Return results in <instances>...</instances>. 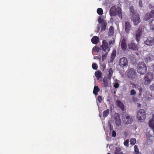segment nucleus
I'll return each mask as SVG.
<instances>
[{
    "instance_id": "obj_46",
    "label": "nucleus",
    "mask_w": 154,
    "mask_h": 154,
    "mask_svg": "<svg viewBox=\"0 0 154 154\" xmlns=\"http://www.w3.org/2000/svg\"><path fill=\"white\" fill-rule=\"evenodd\" d=\"M116 135V132L114 131H112V136L113 137H115Z\"/></svg>"
},
{
    "instance_id": "obj_58",
    "label": "nucleus",
    "mask_w": 154,
    "mask_h": 154,
    "mask_svg": "<svg viewBox=\"0 0 154 154\" xmlns=\"http://www.w3.org/2000/svg\"><path fill=\"white\" fill-rule=\"evenodd\" d=\"M136 54H137V55H138V53H137Z\"/></svg>"
},
{
    "instance_id": "obj_59",
    "label": "nucleus",
    "mask_w": 154,
    "mask_h": 154,
    "mask_svg": "<svg viewBox=\"0 0 154 154\" xmlns=\"http://www.w3.org/2000/svg\"><path fill=\"white\" fill-rule=\"evenodd\" d=\"M140 105L139 104L138 106H140Z\"/></svg>"
},
{
    "instance_id": "obj_16",
    "label": "nucleus",
    "mask_w": 154,
    "mask_h": 154,
    "mask_svg": "<svg viewBox=\"0 0 154 154\" xmlns=\"http://www.w3.org/2000/svg\"><path fill=\"white\" fill-rule=\"evenodd\" d=\"M119 64L122 67H124L125 66V58L123 57L121 58L119 62Z\"/></svg>"
},
{
    "instance_id": "obj_45",
    "label": "nucleus",
    "mask_w": 154,
    "mask_h": 154,
    "mask_svg": "<svg viewBox=\"0 0 154 154\" xmlns=\"http://www.w3.org/2000/svg\"><path fill=\"white\" fill-rule=\"evenodd\" d=\"M150 88L151 90H154V84H152L150 86Z\"/></svg>"
},
{
    "instance_id": "obj_40",
    "label": "nucleus",
    "mask_w": 154,
    "mask_h": 154,
    "mask_svg": "<svg viewBox=\"0 0 154 154\" xmlns=\"http://www.w3.org/2000/svg\"><path fill=\"white\" fill-rule=\"evenodd\" d=\"M131 61L133 63H135L136 62V59L134 56L132 55L130 56Z\"/></svg>"
},
{
    "instance_id": "obj_51",
    "label": "nucleus",
    "mask_w": 154,
    "mask_h": 154,
    "mask_svg": "<svg viewBox=\"0 0 154 154\" xmlns=\"http://www.w3.org/2000/svg\"><path fill=\"white\" fill-rule=\"evenodd\" d=\"M119 17H120V16H121V18H122V13H119Z\"/></svg>"
},
{
    "instance_id": "obj_29",
    "label": "nucleus",
    "mask_w": 154,
    "mask_h": 154,
    "mask_svg": "<svg viewBox=\"0 0 154 154\" xmlns=\"http://www.w3.org/2000/svg\"><path fill=\"white\" fill-rule=\"evenodd\" d=\"M114 154H123L122 152H121V149L117 147L116 148Z\"/></svg>"
},
{
    "instance_id": "obj_26",
    "label": "nucleus",
    "mask_w": 154,
    "mask_h": 154,
    "mask_svg": "<svg viewBox=\"0 0 154 154\" xmlns=\"http://www.w3.org/2000/svg\"><path fill=\"white\" fill-rule=\"evenodd\" d=\"M129 48L134 50L137 49V46L134 43H131L128 45Z\"/></svg>"
},
{
    "instance_id": "obj_38",
    "label": "nucleus",
    "mask_w": 154,
    "mask_h": 154,
    "mask_svg": "<svg viewBox=\"0 0 154 154\" xmlns=\"http://www.w3.org/2000/svg\"><path fill=\"white\" fill-rule=\"evenodd\" d=\"M93 49L94 51L97 52H98L100 51V48L99 47H97L96 46L94 47L93 48Z\"/></svg>"
},
{
    "instance_id": "obj_6",
    "label": "nucleus",
    "mask_w": 154,
    "mask_h": 154,
    "mask_svg": "<svg viewBox=\"0 0 154 154\" xmlns=\"http://www.w3.org/2000/svg\"><path fill=\"white\" fill-rule=\"evenodd\" d=\"M115 121L117 126H119L121 125V121L119 115L117 113L115 114Z\"/></svg>"
},
{
    "instance_id": "obj_48",
    "label": "nucleus",
    "mask_w": 154,
    "mask_h": 154,
    "mask_svg": "<svg viewBox=\"0 0 154 154\" xmlns=\"http://www.w3.org/2000/svg\"><path fill=\"white\" fill-rule=\"evenodd\" d=\"M97 30L99 31L100 29V26L99 25H97Z\"/></svg>"
},
{
    "instance_id": "obj_57",
    "label": "nucleus",
    "mask_w": 154,
    "mask_h": 154,
    "mask_svg": "<svg viewBox=\"0 0 154 154\" xmlns=\"http://www.w3.org/2000/svg\"><path fill=\"white\" fill-rule=\"evenodd\" d=\"M150 97H152V95H150Z\"/></svg>"
},
{
    "instance_id": "obj_44",
    "label": "nucleus",
    "mask_w": 154,
    "mask_h": 154,
    "mask_svg": "<svg viewBox=\"0 0 154 154\" xmlns=\"http://www.w3.org/2000/svg\"><path fill=\"white\" fill-rule=\"evenodd\" d=\"M119 85L118 82H115L114 85V87L115 88H117L119 87Z\"/></svg>"
},
{
    "instance_id": "obj_37",
    "label": "nucleus",
    "mask_w": 154,
    "mask_h": 154,
    "mask_svg": "<svg viewBox=\"0 0 154 154\" xmlns=\"http://www.w3.org/2000/svg\"><path fill=\"white\" fill-rule=\"evenodd\" d=\"M99 39H91L92 42L94 44H96L98 43L99 42Z\"/></svg>"
},
{
    "instance_id": "obj_24",
    "label": "nucleus",
    "mask_w": 154,
    "mask_h": 154,
    "mask_svg": "<svg viewBox=\"0 0 154 154\" xmlns=\"http://www.w3.org/2000/svg\"><path fill=\"white\" fill-rule=\"evenodd\" d=\"M107 26L106 22H105L101 24V32L104 31L106 29Z\"/></svg>"
},
{
    "instance_id": "obj_28",
    "label": "nucleus",
    "mask_w": 154,
    "mask_h": 154,
    "mask_svg": "<svg viewBox=\"0 0 154 154\" xmlns=\"http://www.w3.org/2000/svg\"><path fill=\"white\" fill-rule=\"evenodd\" d=\"M121 47L122 49L124 50H125V39H122V42L121 44Z\"/></svg>"
},
{
    "instance_id": "obj_12",
    "label": "nucleus",
    "mask_w": 154,
    "mask_h": 154,
    "mask_svg": "<svg viewBox=\"0 0 154 154\" xmlns=\"http://www.w3.org/2000/svg\"><path fill=\"white\" fill-rule=\"evenodd\" d=\"M116 102L117 106L119 107L122 111H124L125 109V107L123 103L119 100H117Z\"/></svg>"
},
{
    "instance_id": "obj_42",
    "label": "nucleus",
    "mask_w": 154,
    "mask_h": 154,
    "mask_svg": "<svg viewBox=\"0 0 154 154\" xmlns=\"http://www.w3.org/2000/svg\"><path fill=\"white\" fill-rule=\"evenodd\" d=\"M97 100L99 102L101 103L102 100V98L101 96H99L97 97Z\"/></svg>"
},
{
    "instance_id": "obj_11",
    "label": "nucleus",
    "mask_w": 154,
    "mask_h": 154,
    "mask_svg": "<svg viewBox=\"0 0 154 154\" xmlns=\"http://www.w3.org/2000/svg\"><path fill=\"white\" fill-rule=\"evenodd\" d=\"M151 18H154V10L151 11L149 14L145 16V20H147Z\"/></svg>"
},
{
    "instance_id": "obj_25",
    "label": "nucleus",
    "mask_w": 154,
    "mask_h": 154,
    "mask_svg": "<svg viewBox=\"0 0 154 154\" xmlns=\"http://www.w3.org/2000/svg\"><path fill=\"white\" fill-rule=\"evenodd\" d=\"M103 82L104 87L107 88L109 86L107 78L104 77L103 79Z\"/></svg>"
},
{
    "instance_id": "obj_27",
    "label": "nucleus",
    "mask_w": 154,
    "mask_h": 154,
    "mask_svg": "<svg viewBox=\"0 0 154 154\" xmlns=\"http://www.w3.org/2000/svg\"><path fill=\"white\" fill-rule=\"evenodd\" d=\"M146 137L148 142H151L154 139V137L149 134H147Z\"/></svg>"
},
{
    "instance_id": "obj_14",
    "label": "nucleus",
    "mask_w": 154,
    "mask_h": 154,
    "mask_svg": "<svg viewBox=\"0 0 154 154\" xmlns=\"http://www.w3.org/2000/svg\"><path fill=\"white\" fill-rule=\"evenodd\" d=\"M134 88L137 89L139 91V96L141 95V93L143 90V88L140 85L138 84H136L134 85Z\"/></svg>"
},
{
    "instance_id": "obj_33",
    "label": "nucleus",
    "mask_w": 154,
    "mask_h": 154,
    "mask_svg": "<svg viewBox=\"0 0 154 154\" xmlns=\"http://www.w3.org/2000/svg\"><path fill=\"white\" fill-rule=\"evenodd\" d=\"M98 22L99 23L102 24L105 22H106V21L104 20L101 17H99L98 18Z\"/></svg>"
},
{
    "instance_id": "obj_23",
    "label": "nucleus",
    "mask_w": 154,
    "mask_h": 154,
    "mask_svg": "<svg viewBox=\"0 0 154 154\" xmlns=\"http://www.w3.org/2000/svg\"><path fill=\"white\" fill-rule=\"evenodd\" d=\"M100 89L98 86H95L94 88L93 93L95 95H97L98 92L99 91Z\"/></svg>"
},
{
    "instance_id": "obj_22",
    "label": "nucleus",
    "mask_w": 154,
    "mask_h": 154,
    "mask_svg": "<svg viewBox=\"0 0 154 154\" xmlns=\"http://www.w3.org/2000/svg\"><path fill=\"white\" fill-rule=\"evenodd\" d=\"M116 56V51L114 50L112 51L110 56V58L111 59L112 61L115 58Z\"/></svg>"
},
{
    "instance_id": "obj_55",
    "label": "nucleus",
    "mask_w": 154,
    "mask_h": 154,
    "mask_svg": "<svg viewBox=\"0 0 154 154\" xmlns=\"http://www.w3.org/2000/svg\"><path fill=\"white\" fill-rule=\"evenodd\" d=\"M137 39V42H138L139 40V39Z\"/></svg>"
},
{
    "instance_id": "obj_1",
    "label": "nucleus",
    "mask_w": 154,
    "mask_h": 154,
    "mask_svg": "<svg viewBox=\"0 0 154 154\" xmlns=\"http://www.w3.org/2000/svg\"><path fill=\"white\" fill-rule=\"evenodd\" d=\"M100 49L101 50H103L104 52H106L104 54L102 55V60L103 61L107 56L108 52L110 50L109 48L108 47V43L106 40L103 41L102 45L100 47Z\"/></svg>"
},
{
    "instance_id": "obj_54",
    "label": "nucleus",
    "mask_w": 154,
    "mask_h": 154,
    "mask_svg": "<svg viewBox=\"0 0 154 154\" xmlns=\"http://www.w3.org/2000/svg\"><path fill=\"white\" fill-rule=\"evenodd\" d=\"M123 143H124V145H125V141Z\"/></svg>"
},
{
    "instance_id": "obj_36",
    "label": "nucleus",
    "mask_w": 154,
    "mask_h": 154,
    "mask_svg": "<svg viewBox=\"0 0 154 154\" xmlns=\"http://www.w3.org/2000/svg\"><path fill=\"white\" fill-rule=\"evenodd\" d=\"M149 24L152 30H154V20H152Z\"/></svg>"
},
{
    "instance_id": "obj_18",
    "label": "nucleus",
    "mask_w": 154,
    "mask_h": 154,
    "mask_svg": "<svg viewBox=\"0 0 154 154\" xmlns=\"http://www.w3.org/2000/svg\"><path fill=\"white\" fill-rule=\"evenodd\" d=\"M95 75L97 79L102 78V73L99 70H98L95 72Z\"/></svg>"
},
{
    "instance_id": "obj_2",
    "label": "nucleus",
    "mask_w": 154,
    "mask_h": 154,
    "mask_svg": "<svg viewBox=\"0 0 154 154\" xmlns=\"http://www.w3.org/2000/svg\"><path fill=\"white\" fill-rule=\"evenodd\" d=\"M153 78V74L149 72L145 75L144 79H141V82L143 84L149 85L152 80Z\"/></svg>"
},
{
    "instance_id": "obj_53",
    "label": "nucleus",
    "mask_w": 154,
    "mask_h": 154,
    "mask_svg": "<svg viewBox=\"0 0 154 154\" xmlns=\"http://www.w3.org/2000/svg\"><path fill=\"white\" fill-rule=\"evenodd\" d=\"M106 66H103V70H104L105 69Z\"/></svg>"
},
{
    "instance_id": "obj_41",
    "label": "nucleus",
    "mask_w": 154,
    "mask_h": 154,
    "mask_svg": "<svg viewBox=\"0 0 154 154\" xmlns=\"http://www.w3.org/2000/svg\"><path fill=\"white\" fill-rule=\"evenodd\" d=\"M115 39H113V40H111L109 41V46L111 45H113L115 44Z\"/></svg>"
},
{
    "instance_id": "obj_15",
    "label": "nucleus",
    "mask_w": 154,
    "mask_h": 154,
    "mask_svg": "<svg viewBox=\"0 0 154 154\" xmlns=\"http://www.w3.org/2000/svg\"><path fill=\"white\" fill-rule=\"evenodd\" d=\"M144 43L146 45H152L154 43V40L153 39H147L145 41Z\"/></svg>"
},
{
    "instance_id": "obj_43",
    "label": "nucleus",
    "mask_w": 154,
    "mask_h": 154,
    "mask_svg": "<svg viewBox=\"0 0 154 154\" xmlns=\"http://www.w3.org/2000/svg\"><path fill=\"white\" fill-rule=\"evenodd\" d=\"M131 94L132 95H135L136 94L135 91L134 89L131 90Z\"/></svg>"
},
{
    "instance_id": "obj_39",
    "label": "nucleus",
    "mask_w": 154,
    "mask_h": 154,
    "mask_svg": "<svg viewBox=\"0 0 154 154\" xmlns=\"http://www.w3.org/2000/svg\"><path fill=\"white\" fill-rule=\"evenodd\" d=\"M92 67L94 69L96 70L97 68V66L96 63H93L92 65Z\"/></svg>"
},
{
    "instance_id": "obj_30",
    "label": "nucleus",
    "mask_w": 154,
    "mask_h": 154,
    "mask_svg": "<svg viewBox=\"0 0 154 154\" xmlns=\"http://www.w3.org/2000/svg\"><path fill=\"white\" fill-rule=\"evenodd\" d=\"M109 109H108L104 111L103 112V116L104 117H106L109 113Z\"/></svg>"
},
{
    "instance_id": "obj_9",
    "label": "nucleus",
    "mask_w": 154,
    "mask_h": 154,
    "mask_svg": "<svg viewBox=\"0 0 154 154\" xmlns=\"http://www.w3.org/2000/svg\"><path fill=\"white\" fill-rule=\"evenodd\" d=\"M136 38H142V28H139L137 30L135 33Z\"/></svg>"
},
{
    "instance_id": "obj_34",
    "label": "nucleus",
    "mask_w": 154,
    "mask_h": 154,
    "mask_svg": "<svg viewBox=\"0 0 154 154\" xmlns=\"http://www.w3.org/2000/svg\"><path fill=\"white\" fill-rule=\"evenodd\" d=\"M103 10L101 8H99L97 10V12L100 15H101L103 14Z\"/></svg>"
},
{
    "instance_id": "obj_20",
    "label": "nucleus",
    "mask_w": 154,
    "mask_h": 154,
    "mask_svg": "<svg viewBox=\"0 0 154 154\" xmlns=\"http://www.w3.org/2000/svg\"><path fill=\"white\" fill-rule=\"evenodd\" d=\"M130 14H131L133 16H136L137 14H138L135 11L134 9V7L133 6H131L130 8Z\"/></svg>"
},
{
    "instance_id": "obj_17",
    "label": "nucleus",
    "mask_w": 154,
    "mask_h": 154,
    "mask_svg": "<svg viewBox=\"0 0 154 154\" xmlns=\"http://www.w3.org/2000/svg\"><path fill=\"white\" fill-rule=\"evenodd\" d=\"M115 10V8L113 7H112L110 9L109 14L111 16H114L116 15V13Z\"/></svg>"
},
{
    "instance_id": "obj_31",
    "label": "nucleus",
    "mask_w": 154,
    "mask_h": 154,
    "mask_svg": "<svg viewBox=\"0 0 154 154\" xmlns=\"http://www.w3.org/2000/svg\"><path fill=\"white\" fill-rule=\"evenodd\" d=\"M109 74L108 75V77L109 79H110L112 76L113 73V71L112 68H110L109 69Z\"/></svg>"
},
{
    "instance_id": "obj_4",
    "label": "nucleus",
    "mask_w": 154,
    "mask_h": 154,
    "mask_svg": "<svg viewBox=\"0 0 154 154\" xmlns=\"http://www.w3.org/2000/svg\"><path fill=\"white\" fill-rule=\"evenodd\" d=\"M147 67L144 62L139 63L137 66V72L141 75H144L146 72Z\"/></svg>"
},
{
    "instance_id": "obj_7",
    "label": "nucleus",
    "mask_w": 154,
    "mask_h": 154,
    "mask_svg": "<svg viewBox=\"0 0 154 154\" xmlns=\"http://www.w3.org/2000/svg\"><path fill=\"white\" fill-rule=\"evenodd\" d=\"M133 21L134 25H136L139 23L140 22V19L139 15L138 14H137L136 16H133Z\"/></svg>"
},
{
    "instance_id": "obj_13",
    "label": "nucleus",
    "mask_w": 154,
    "mask_h": 154,
    "mask_svg": "<svg viewBox=\"0 0 154 154\" xmlns=\"http://www.w3.org/2000/svg\"><path fill=\"white\" fill-rule=\"evenodd\" d=\"M149 125L150 128L153 130L154 132V114L152 115V119L150 120Z\"/></svg>"
},
{
    "instance_id": "obj_3",
    "label": "nucleus",
    "mask_w": 154,
    "mask_h": 154,
    "mask_svg": "<svg viewBox=\"0 0 154 154\" xmlns=\"http://www.w3.org/2000/svg\"><path fill=\"white\" fill-rule=\"evenodd\" d=\"M146 117L145 110L143 109H140L137 113V118L139 122H143Z\"/></svg>"
},
{
    "instance_id": "obj_5",
    "label": "nucleus",
    "mask_w": 154,
    "mask_h": 154,
    "mask_svg": "<svg viewBox=\"0 0 154 154\" xmlns=\"http://www.w3.org/2000/svg\"><path fill=\"white\" fill-rule=\"evenodd\" d=\"M127 76L130 79H132L135 77L136 72L133 69H131L127 71Z\"/></svg>"
},
{
    "instance_id": "obj_50",
    "label": "nucleus",
    "mask_w": 154,
    "mask_h": 154,
    "mask_svg": "<svg viewBox=\"0 0 154 154\" xmlns=\"http://www.w3.org/2000/svg\"><path fill=\"white\" fill-rule=\"evenodd\" d=\"M129 143V140H126V146H128V144Z\"/></svg>"
},
{
    "instance_id": "obj_56",
    "label": "nucleus",
    "mask_w": 154,
    "mask_h": 154,
    "mask_svg": "<svg viewBox=\"0 0 154 154\" xmlns=\"http://www.w3.org/2000/svg\"><path fill=\"white\" fill-rule=\"evenodd\" d=\"M107 154H111V153H107Z\"/></svg>"
},
{
    "instance_id": "obj_19",
    "label": "nucleus",
    "mask_w": 154,
    "mask_h": 154,
    "mask_svg": "<svg viewBox=\"0 0 154 154\" xmlns=\"http://www.w3.org/2000/svg\"><path fill=\"white\" fill-rule=\"evenodd\" d=\"M114 29L112 26H111L109 29L108 34L109 36H112L114 34Z\"/></svg>"
},
{
    "instance_id": "obj_32",
    "label": "nucleus",
    "mask_w": 154,
    "mask_h": 154,
    "mask_svg": "<svg viewBox=\"0 0 154 154\" xmlns=\"http://www.w3.org/2000/svg\"><path fill=\"white\" fill-rule=\"evenodd\" d=\"M134 151L135 154H141L139 152V149L136 145L134 146Z\"/></svg>"
},
{
    "instance_id": "obj_10",
    "label": "nucleus",
    "mask_w": 154,
    "mask_h": 154,
    "mask_svg": "<svg viewBox=\"0 0 154 154\" xmlns=\"http://www.w3.org/2000/svg\"><path fill=\"white\" fill-rule=\"evenodd\" d=\"M133 120V119L131 116H126V125L131 124Z\"/></svg>"
},
{
    "instance_id": "obj_21",
    "label": "nucleus",
    "mask_w": 154,
    "mask_h": 154,
    "mask_svg": "<svg viewBox=\"0 0 154 154\" xmlns=\"http://www.w3.org/2000/svg\"><path fill=\"white\" fill-rule=\"evenodd\" d=\"M131 29V26L129 22H126V32L128 33Z\"/></svg>"
},
{
    "instance_id": "obj_52",
    "label": "nucleus",
    "mask_w": 154,
    "mask_h": 154,
    "mask_svg": "<svg viewBox=\"0 0 154 154\" xmlns=\"http://www.w3.org/2000/svg\"><path fill=\"white\" fill-rule=\"evenodd\" d=\"M92 38H99L97 36H93Z\"/></svg>"
},
{
    "instance_id": "obj_8",
    "label": "nucleus",
    "mask_w": 154,
    "mask_h": 154,
    "mask_svg": "<svg viewBox=\"0 0 154 154\" xmlns=\"http://www.w3.org/2000/svg\"><path fill=\"white\" fill-rule=\"evenodd\" d=\"M154 59L153 56L150 54L148 53L144 57L146 62H148L153 60Z\"/></svg>"
},
{
    "instance_id": "obj_47",
    "label": "nucleus",
    "mask_w": 154,
    "mask_h": 154,
    "mask_svg": "<svg viewBox=\"0 0 154 154\" xmlns=\"http://www.w3.org/2000/svg\"><path fill=\"white\" fill-rule=\"evenodd\" d=\"M142 1L141 0L139 2V5L140 7H142Z\"/></svg>"
},
{
    "instance_id": "obj_35",
    "label": "nucleus",
    "mask_w": 154,
    "mask_h": 154,
    "mask_svg": "<svg viewBox=\"0 0 154 154\" xmlns=\"http://www.w3.org/2000/svg\"><path fill=\"white\" fill-rule=\"evenodd\" d=\"M131 145H134L136 143V140L135 138H132L130 141Z\"/></svg>"
},
{
    "instance_id": "obj_49",
    "label": "nucleus",
    "mask_w": 154,
    "mask_h": 154,
    "mask_svg": "<svg viewBox=\"0 0 154 154\" xmlns=\"http://www.w3.org/2000/svg\"><path fill=\"white\" fill-rule=\"evenodd\" d=\"M146 100H150L151 99V98L149 97V95L148 96L146 97Z\"/></svg>"
}]
</instances>
